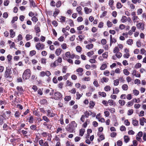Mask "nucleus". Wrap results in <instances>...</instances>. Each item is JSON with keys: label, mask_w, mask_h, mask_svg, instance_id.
<instances>
[{"label": "nucleus", "mask_w": 146, "mask_h": 146, "mask_svg": "<svg viewBox=\"0 0 146 146\" xmlns=\"http://www.w3.org/2000/svg\"><path fill=\"white\" fill-rule=\"evenodd\" d=\"M77 126V124L75 121H73L69 124L66 127V129L67 131L70 133H72L75 130V128Z\"/></svg>", "instance_id": "f257e3e1"}, {"label": "nucleus", "mask_w": 146, "mask_h": 146, "mask_svg": "<svg viewBox=\"0 0 146 146\" xmlns=\"http://www.w3.org/2000/svg\"><path fill=\"white\" fill-rule=\"evenodd\" d=\"M31 75V72L30 69H27L24 72L22 77L23 79L26 80L29 79Z\"/></svg>", "instance_id": "f03ea898"}, {"label": "nucleus", "mask_w": 146, "mask_h": 146, "mask_svg": "<svg viewBox=\"0 0 146 146\" xmlns=\"http://www.w3.org/2000/svg\"><path fill=\"white\" fill-rule=\"evenodd\" d=\"M12 73L11 69L7 67L4 74L5 78H7L10 77V75Z\"/></svg>", "instance_id": "7ed1b4c3"}, {"label": "nucleus", "mask_w": 146, "mask_h": 146, "mask_svg": "<svg viewBox=\"0 0 146 146\" xmlns=\"http://www.w3.org/2000/svg\"><path fill=\"white\" fill-rule=\"evenodd\" d=\"M45 45L40 43H37L36 44V48L38 50H42L44 49Z\"/></svg>", "instance_id": "20e7f679"}, {"label": "nucleus", "mask_w": 146, "mask_h": 146, "mask_svg": "<svg viewBox=\"0 0 146 146\" xmlns=\"http://www.w3.org/2000/svg\"><path fill=\"white\" fill-rule=\"evenodd\" d=\"M131 15L132 16V19L134 23L137 22V21L139 19L138 16L136 15V13L134 11L132 12L131 13Z\"/></svg>", "instance_id": "39448f33"}, {"label": "nucleus", "mask_w": 146, "mask_h": 146, "mask_svg": "<svg viewBox=\"0 0 146 146\" xmlns=\"http://www.w3.org/2000/svg\"><path fill=\"white\" fill-rule=\"evenodd\" d=\"M62 95L61 93L59 92H56L54 93V98L55 100H58L62 98Z\"/></svg>", "instance_id": "423d86ee"}, {"label": "nucleus", "mask_w": 146, "mask_h": 146, "mask_svg": "<svg viewBox=\"0 0 146 146\" xmlns=\"http://www.w3.org/2000/svg\"><path fill=\"white\" fill-rule=\"evenodd\" d=\"M39 143L41 146H49L48 142L47 141H44L42 139L39 141Z\"/></svg>", "instance_id": "0eeeda50"}, {"label": "nucleus", "mask_w": 146, "mask_h": 146, "mask_svg": "<svg viewBox=\"0 0 146 146\" xmlns=\"http://www.w3.org/2000/svg\"><path fill=\"white\" fill-rule=\"evenodd\" d=\"M136 26L138 29L143 30L144 29V25L143 23L140 22L138 23L136 25Z\"/></svg>", "instance_id": "6e6552de"}, {"label": "nucleus", "mask_w": 146, "mask_h": 146, "mask_svg": "<svg viewBox=\"0 0 146 146\" xmlns=\"http://www.w3.org/2000/svg\"><path fill=\"white\" fill-rule=\"evenodd\" d=\"M132 74L133 76H135L137 77H140L141 76L140 74L137 73L135 70H133Z\"/></svg>", "instance_id": "1a4fd4ad"}, {"label": "nucleus", "mask_w": 146, "mask_h": 146, "mask_svg": "<svg viewBox=\"0 0 146 146\" xmlns=\"http://www.w3.org/2000/svg\"><path fill=\"white\" fill-rule=\"evenodd\" d=\"M146 119L144 117H142L140 119L139 121L140 125L142 126L144 125V123L146 122Z\"/></svg>", "instance_id": "9d476101"}, {"label": "nucleus", "mask_w": 146, "mask_h": 146, "mask_svg": "<svg viewBox=\"0 0 146 146\" xmlns=\"http://www.w3.org/2000/svg\"><path fill=\"white\" fill-rule=\"evenodd\" d=\"M47 112V115L48 117H54L55 115V113L51 112L50 110H48Z\"/></svg>", "instance_id": "9b49d317"}, {"label": "nucleus", "mask_w": 146, "mask_h": 146, "mask_svg": "<svg viewBox=\"0 0 146 146\" xmlns=\"http://www.w3.org/2000/svg\"><path fill=\"white\" fill-rule=\"evenodd\" d=\"M84 11L86 14H88L92 12V9L87 7H85L84 8Z\"/></svg>", "instance_id": "f8f14e48"}, {"label": "nucleus", "mask_w": 146, "mask_h": 146, "mask_svg": "<svg viewBox=\"0 0 146 146\" xmlns=\"http://www.w3.org/2000/svg\"><path fill=\"white\" fill-rule=\"evenodd\" d=\"M76 11L78 12V13L80 15H82V8L80 6L78 7L76 9Z\"/></svg>", "instance_id": "ddd939ff"}, {"label": "nucleus", "mask_w": 146, "mask_h": 146, "mask_svg": "<svg viewBox=\"0 0 146 146\" xmlns=\"http://www.w3.org/2000/svg\"><path fill=\"white\" fill-rule=\"evenodd\" d=\"M109 79L108 78L106 77H104L101 79V82L102 83H104V82L107 83L109 81Z\"/></svg>", "instance_id": "4468645a"}, {"label": "nucleus", "mask_w": 146, "mask_h": 146, "mask_svg": "<svg viewBox=\"0 0 146 146\" xmlns=\"http://www.w3.org/2000/svg\"><path fill=\"white\" fill-rule=\"evenodd\" d=\"M40 23L39 22L37 23V24L35 25V29L36 33H38L40 32V30L39 27Z\"/></svg>", "instance_id": "2eb2a0df"}, {"label": "nucleus", "mask_w": 146, "mask_h": 146, "mask_svg": "<svg viewBox=\"0 0 146 146\" xmlns=\"http://www.w3.org/2000/svg\"><path fill=\"white\" fill-rule=\"evenodd\" d=\"M10 37L12 38L14 37L15 35V32L12 29L10 30Z\"/></svg>", "instance_id": "dca6fc26"}, {"label": "nucleus", "mask_w": 146, "mask_h": 146, "mask_svg": "<svg viewBox=\"0 0 146 146\" xmlns=\"http://www.w3.org/2000/svg\"><path fill=\"white\" fill-rule=\"evenodd\" d=\"M62 50L60 48H58L56 49L55 51V54L57 56H59L61 53Z\"/></svg>", "instance_id": "f3484780"}, {"label": "nucleus", "mask_w": 146, "mask_h": 146, "mask_svg": "<svg viewBox=\"0 0 146 146\" xmlns=\"http://www.w3.org/2000/svg\"><path fill=\"white\" fill-rule=\"evenodd\" d=\"M21 114V112L19 111H16L14 114V116L17 119H18Z\"/></svg>", "instance_id": "a211bd4d"}, {"label": "nucleus", "mask_w": 146, "mask_h": 146, "mask_svg": "<svg viewBox=\"0 0 146 146\" xmlns=\"http://www.w3.org/2000/svg\"><path fill=\"white\" fill-rule=\"evenodd\" d=\"M43 125L46 126V128L48 129H50L52 127V125L50 124L47 123L46 122H44L43 123Z\"/></svg>", "instance_id": "6ab92c4d"}, {"label": "nucleus", "mask_w": 146, "mask_h": 146, "mask_svg": "<svg viewBox=\"0 0 146 146\" xmlns=\"http://www.w3.org/2000/svg\"><path fill=\"white\" fill-rule=\"evenodd\" d=\"M121 21L122 23H125L127 21V17L126 16H123L121 19Z\"/></svg>", "instance_id": "aec40b11"}, {"label": "nucleus", "mask_w": 146, "mask_h": 146, "mask_svg": "<svg viewBox=\"0 0 146 146\" xmlns=\"http://www.w3.org/2000/svg\"><path fill=\"white\" fill-rule=\"evenodd\" d=\"M124 139L125 142L127 143L129 141L130 139L129 137L127 136H124Z\"/></svg>", "instance_id": "412c9836"}, {"label": "nucleus", "mask_w": 146, "mask_h": 146, "mask_svg": "<svg viewBox=\"0 0 146 146\" xmlns=\"http://www.w3.org/2000/svg\"><path fill=\"white\" fill-rule=\"evenodd\" d=\"M85 132V129H81L80 130L79 135L81 136H82Z\"/></svg>", "instance_id": "4be33fe9"}, {"label": "nucleus", "mask_w": 146, "mask_h": 146, "mask_svg": "<svg viewBox=\"0 0 146 146\" xmlns=\"http://www.w3.org/2000/svg\"><path fill=\"white\" fill-rule=\"evenodd\" d=\"M32 37H33L31 35L28 34L26 35L25 38L27 41H28L31 39Z\"/></svg>", "instance_id": "5701e85b"}, {"label": "nucleus", "mask_w": 146, "mask_h": 146, "mask_svg": "<svg viewBox=\"0 0 146 146\" xmlns=\"http://www.w3.org/2000/svg\"><path fill=\"white\" fill-rule=\"evenodd\" d=\"M98 94L103 97H105L106 96V95L105 92H98Z\"/></svg>", "instance_id": "b1692460"}, {"label": "nucleus", "mask_w": 146, "mask_h": 146, "mask_svg": "<svg viewBox=\"0 0 146 146\" xmlns=\"http://www.w3.org/2000/svg\"><path fill=\"white\" fill-rule=\"evenodd\" d=\"M119 103L120 104V105L121 106H124L125 103V101L122 100H119L118 101Z\"/></svg>", "instance_id": "393cba45"}, {"label": "nucleus", "mask_w": 146, "mask_h": 146, "mask_svg": "<svg viewBox=\"0 0 146 146\" xmlns=\"http://www.w3.org/2000/svg\"><path fill=\"white\" fill-rule=\"evenodd\" d=\"M36 124L32 125L30 127V129L33 130H35L36 129Z\"/></svg>", "instance_id": "a878e982"}, {"label": "nucleus", "mask_w": 146, "mask_h": 146, "mask_svg": "<svg viewBox=\"0 0 146 146\" xmlns=\"http://www.w3.org/2000/svg\"><path fill=\"white\" fill-rule=\"evenodd\" d=\"M111 89V87L109 86H106L104 88V90L106 92L110 91Z\"/></svg>", "instance_id": "bb28decb"}, {"label": "nucleus", "mask_w": 146, "mask_h": 146, "mask_svg": "<svg viewBox=\"0 0 146 146\" xmlns=\"http://www.w3.org/2000/svg\"><path fill=\"white\" fill-rule=\"evenodd\" d=\"M29 1L30 2V5L31 6H33L34 7L36 6L33 0H29Z\"/></svg>", "instance_id": "cd10ccee"}, {"label": "nucleus", "mask_w": 146, "mask_h": 146, "mask_svg": "<svg viewBox=\"0 0 146 146\" xmlns=\"http://www.w3.org/2000/svg\"><path fill=\"white\" fill-rule=\"evenodd\" d=\"M119 89L116 88L115 89H113V94H117L119 92Z\"/></svg>", "instance_id": "c85d7f7f"}, {"label": "nucleus", "mask_w": 146, "mask_h": 146, "mask_svg": "<svg viewBox=\"0 0 146 146\" xmlns=\"http://www.w3.org/2000/svg\"><path fill=\"white\" fill-rule=\"evenodd\" d=\"M93 45L92 44H90L87 45L86 47L88 49H90L92 48L93 47Z\"/></svg>", "instance_id": "c756f323"}, {"label": "nucleus", "mask_w": 146, "mask_h": 146, "mask_svg": "<svg viewBox=\"0 0 146 146\" xmlns=\"http://www.w3.org/2000/svg\"><path fill=\"white\" fill-rule=\"evenodd\" d=\"M76 99L77 100H79L80 98L82 97V95H83V94L82 93V94L79 93L78 92H76Z\"/></svg>", "instance_id": "7c9ffc66"}, {"label": "nucleus", "mask_w": 146, "mask_h": 146, "mask_svg": "<svg viewBox=\"0 0 146 146\" xmlns=\"http://www.w3.org/2000/svg\"><path fill=\"white\" fill-rule=\"evenodd\" d=\"M34 118L33 116H31L29 119V122L30 123H33L34 121Z\"/></svg>", "instance_id": "2f4dec72"}, {"label": "nucleus", "mask_w": 146, "mask_h": 146, "mask_svg": "<svg viewBox=\"0 0 146 146\" xmlns=\"http://www.w3.org/2000/svg\"><path fill=\"white\" fill-rule=\"evenodd\" d=\"M122 88L123 90H127L128 89V86L126 84H124L122 85Z\"/></svg>", "instance_id": "473e14b6"}, {"label": "nucleus", "mask_w": 146, "mask_h": 146, "mask_svg": "<svg viewBox=\"0 0 146 146\" xmlns=\"http://www.w3.org/2000/svg\"><path fill=\"white\" fill-rule=\"evenodd\" d=\"M107 67V64L106 63H104L102 65L100 68V69L101 70H104Z\"/></svg>", "instance_id": "72a5a7b5"}, {"label": "nucleus", "mask_w": 146, "mask_h": 146, "mask_svg": "<svg viewBox=\"0 0 146 146\" xmlns=\"http://www.w3.org/2000/svg\"><path fill=\"white\" fill-rule=\"evenodd\" d=\"M42 118V119L46 122H48L50 121L49 119L46 116H43Z\"/></svg>", "instance_id": "f704fd0d"}, {"label": "nucleus", "mask_w": 146, "mask_h": 146, "mask_svg": "<svg viewBox=\"0 0 146 146\" xmlns=\"http://www.w3.org/2000/svg\"><path fill=\"white\" fill-rule=\"evenodd\" d=\"M2 115H1V117H2V118H3L4 119H6L7 118V117L6 116L5 113V112H4L3 111H2L1 112Z\"/></svg>", "instance_id": "c9c22d12"}, {"label": "nucleus", "mask_w": 146, "mask_h": 146, "mask_svg": "<svg viewBox=\"0 0 146 146\" xmlns=\"http://www.w3.org/2000/svg\"><path fill=\"white\" fill-rule=\"evenodd\" d=\"M127 43L129 45H131L133 44V40L132 39H129L127 41Z\"/></svg>", "instance_id": "e433bc0d"}, {"label": "nucleus", "mask_w": 146, "mask_h": 146, "mask_svg": "<svg viewBox=\"0 0 146 146\" xmlns=\"http://www.w3.org/2000/svg\"><path fill=\"white\" fill-rule=\"evenodd\" d=\"M90 107L91 108H93L95 105V103L92 101L90 102L89 103Z\"/></svg>", "instance_id": "4c0bfd02"}, {"label": "nucleus", "mask_w": 146, "mask_h": 146, "mask_svg": "<svg viewBox=\"0 0 146 146\" xmlns=\"http://www.w3.org/2000/svg\"><path fill=\"white\" fill-rule=\"evenodd\" d=\"M119 48L117 47H115L113 50V52L114 53H117L118 52H119Z\"/></svg>", "instance_id": "58836bf2"}, {"label": "nucleus", "mask_w": 146, "mask_h": 146, "mask_svg": "<svg viewBox=\"0 0 146 146\" xmlns=\"http://www.w3.org/2000/svg\"><path fill=\"white\" fill-rule=\"evenodd\" d=\"M115 55L117 58H120L122 56V54L121 53L119 52H118L117 53H115Z\"/></svg>", "instance_id": "ea45409f"}, {"label": "nucleus", "mask_w": 146, "mask_h": 146, "mask_svg": "<svg viewBox=\"0 0 146 146\" xmlns=\"http://www.w3.org/2000/svg\"><path fill=\"white\" fill-rule=\"evenodd\" d=\"M132 123L133 125L134 126H137L138 124V121L136 119L133 120Z\"/></svg>", "instance_id": "a19ab883"}, {"label": "nucleus", "mask_w": 146, "mask_h": 146, "mask_svg": "<svg viewBox=\"0 0 146 146\" xmlns=\"http://www.w3.org/2000/svg\"><path fill=\"white\" fill-rule=\"evenodd\" d=\"M62 48L63 49L65 50L67 48V45L66 43H64L62 44L61 45Z\"/></svg>", "instance_id": "79ce46f5"}, {"label": "nucleus", "mask_w": 146, "mask_h": 146, "mask_svg": "<svg viewBox=\"0 0 146 146\" xmlns=\"http://www.w3.org/2000/svg\"><path fill=\"white\" fill-rule=\"evenodd\" d=\"M133 94L135 96H137L139 94V91L135 89L133 90Z\"/></svg>", "instance_id": "37998d69"}, {"label": "nucleus", "mask_w": 146, "mask_h": 146, "mask_svg": "<svg viewBox=\"0 0 146 146\" xmlns=\"http://www.w3.org/2000/svg\"><path fill=\"white\" fill-rule=\"evenodd\" d=\"M42 136L44 137H46L48 135L50 136V134L48 133L44 132L42 133Z\"/></svg>", "instance_id": "c03bdc74"}, {"label": "nucleus", "mask_w": 146, "mask_h": 146, "mask_svg": "<svg viewBox=\"0 0 146 146\" xmlns=\"http://www.w3.org/2000/svg\"><path fill=\"white\" fill-rule=\"evenodd\" d=\"M104 135H101L100 136V138L98 139V141L100 142L101 141L104 140Z\"/></svg>", "instance_id": "a18cd8bd"}, {"label": "nucleus", "mask_w": 146, "mask_h": 146, "mask_svg": "<svg viewBox=\"0 0 146 146\" xmlns=\"http://www.w3.org/2000/svg\"><path fill=\"white\" fill-rule=\"evenodd\" d=\"M76 49L77 52H80L82 50V48L80 46H78L76 47Z\"/></svg>", "instance_id": "49530a36"}, {"label": "nucleus", "mask_w": 146, "mask_h": 146, "mask_svg": "<svg viewBox=\"0 0 146 146\" xmlns=\"http://www.w3.org/2000/svg\"><path fill=\"white\" fill-rule=\"evenodd\" d=\"M123 72L125 75L127 76L129 75V72L126 69H125L123 70Z\"/></svg>", "instance_id": "de8ad7c7"}, {"label": "nucleus", "mask_w": 146, "mask_h": 146, "mask_svg": "<svg viewBox=\"0 0 146 146\" xmlns=\"http://www.w3.org/2000/svg\"><path fill=\"white\" fill-rule=\"evenodd\" d=\"M130 54L129 53H125L123 55V57L124 58H129Z\"/></svg>", "instance_id": "09e8293b"}, {"label": "nucleus", "mask_w": 146, "mask_h": 146, "mask_svg": "<svg viewBox=\"0 0 146 146\" xmlns=\"http://www.w3.org/2000/svg\"><path fill=\"white\" fill-rule=\"evenodd\" d=\"M7 58L9 63H11V60L12 59V56L9 54L7 56Z\"/></svg>", "instance_id": "8fccbe9b"}, {"label": "nucleus", "mask_w": 146, "mask_h": 146, "mask_svg": "<svg viewBox=\"0 0 146 146\" xmlns=\"http://www.w3.org/2000/svg\"><path fill=\"white\" fill-rule=\"evenodd\" d=\"M114 3V1L113 0H110L109 2V5L112 8V7L113 3Z\"/></svg>", "instance_id": "3c124183"}, {"label": "nucleus", "mask_w": 146, "mask_h": 146, "mask_svg": "<svg viewBox=\"0 0 146 146\" xmlns=\"http://www.w3.org/2000/svg\"><path fill=\"white\" fill-rule=\"evenodd\" d=\"M116 6L117 9H119L121 8L122 7V5H121L120 3L118 2Z\"/></svg>", "instance_id": "603ef678"}, {"label": "nucleus", "mask_w": 146, "mask_h": 146, "mask_svg": "<svg viewBox=\"0 0 146 146\" xmlns=\"http://www.w3.org/2000/svg\"><path fill=\"white\" fill-rule=\"evenodd\" d=\"M119 84V80L117 79L114 81V85L115 86L118 85Z\"/></svg>", "instance_id": "864d4df0"}, {"label": "nucleus", "mask_w": 146, "mask_h": 146, "mask_svg": "<svg viewBox=\"0 0 146 146\" xmlns=\"http://www.w3.org/2000/svg\"><path fill=\"white\" fill-rule=\"evenodd\" d=\"M17 19L18 17L17 16L14 17L11 21V23H13L15 21H16L17 20Z\"/></svg>", "instance_id": "5fc2aeb1"}, {"label": "nucleus", "mask_w": 146, "mask_h": 146, "mask_svg": "<svg viewBox=\"0 0 146 146\" xmlns=\"http://www.w3.org/2000/svg\"><path fill=\"white\" fill-rule=\"evenodd\" d=\"M141 66V64L140 63H137L135 65V68L137 69L140 68Z\"/></svg>", "instance_id": "6e6d98bb"}, {"label": "nucleus", "mask_w": 146, "mask_h": 146, "mask_svg": "<svg viewBox=\"0 0 146 146\" xmlns=\"http://www.w3.org/2000/svg\"><path fill=\"white\" fill-rule=\"evenodd\" d=\"M36 53V52L34 50L31 51L30 52V55L32 56L35 55Z\"/></svg>", "instance_id": "4d7b16f0"}, {"label": "nucleus", "mask_w": 146, "mask_h": 146, "mask_svg": "<svg viewBox=\"0 0 146 146\" xmlns=\"http://www.w3.org/2000/svg\"><path fill=\"white\" fill-rule=\"evenodd\" d=\"M60 19L61 22L63 23L65 21L66 17L64 16H61Z\"/></svg>", "instance_id": "13d9d810"}, {"label": "nucleus", "mask_w": 146, "mask_h": 146, "mask_svg": "<svg viewBox=\"0 0 146 146\" xmlns=\"http://www.w3.org/2000/svg\"><path fill=\"white\" fill-rule=\"evenodd\" d=\"M108 53L107 52H106L103 53L102 55L103 57L104 58H107L108 57Z\"/></svg>", "instance_id": "bf43d9fd"}, {"label": "nucleus", "mask_w": 146, "mask_h": 146, "mask_svg": "<svg viewBox=\"0 0 146 146\" xmlns=\"http://www.w3.org/2000/svg\"><path fill=\"white\" fill-rule=\"evenodd\" d=\"M90 78L89 77H85L82 78V80L85 81H89L90 80Z\"/></svg>", "instance_id": "052dcab7"}, {"label": "nucleus", "mask_w": 146, "mask_h": 146, "mask_svg": "<svg viewBox=\"0 0 146 146\" xmlns=\"http://www.w3.org/2000/svg\"><path fill=\"white\" fill-rule=\"evenodd\" d=\"M107 25L109 27H111L112 25V23L109 21H108L107 22Z\"/></svg>", "instance_id": "680f3d73"}, {"label": "nucleus", "mask_w": 146, "mask_h": 146, "mask_svg": "<svg viewBox=\"0 0 146 146\" xmlns=\"http://www.w3.org/2000/svg\"><path fill=\"white\" fill-rule=\"evenodd\" d=\"M93 84L96 87H98L99 85L97 80H95L93 82Z\"/></svg>", "instance_id": "e2e57ef3"}, {"label": "nucleus", "mask_w": 146, "mask_h": 146, "mask_svg": "<svg viewBox=\"0 0 146 146\" xmlns=\"http://www.w3.org/2000/svg\"><path fill=\"white\" fill-rule=\"evenodd\" d=\"M64 37L62 36H60L58 39V41L60 42H62L63 41H64Z\"/></svg>", "instance_id": "0e129e2a"}, {"label": "nucleus", "mask_w": 146, "mask_h": 146, "mask_svg": "<svg viewBox=\"0 0 146 146\" xmlns=\"http://www.w3.org/2000/svg\"><path fill=\"white\" fill-rule=\"evenodd\" d=\"M59 13V11L56 10L54 12V13L53 16L54 17H56Z\"/></svg>", "instance_id": "69168bd1"}, {"label": "nucleus", "mask_w": 146, "mask_h": 146, "mask_svg": "<svg viewBox=\"0 0 146 146\" xmlns=\"http://www.w3.org/2000/svg\"><path fill=\"white\" fill-rule=\"evenodd\" d=\"M141 43L139 40L136 42V45L138 47H140L141 46Z\"/></svg>", "instance_id": "338daca9"}, {"label": "nucleus", "mask_w": 146, "mask_h": 146, "mask_svg": "<svg viewBox=\"0 0 146 146\" xmlns=\"http://www.w3.org/2000/svg\"><path fill=\"white\" fill-rule=\"evenodd\" d=\"M34 22H36L38 20L37 17L35 16L33 17L31 19Z\"/></svg>", "instance_id": "774afa93"}]
</instances>
